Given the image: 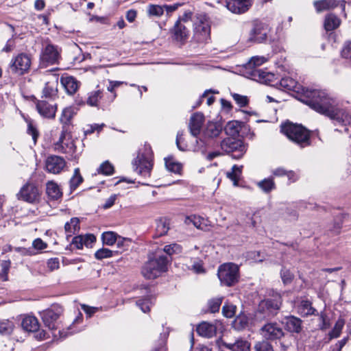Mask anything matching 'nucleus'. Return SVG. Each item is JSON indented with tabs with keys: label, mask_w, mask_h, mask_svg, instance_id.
<instances>
[{
	"label": "nucleus",
	"mask_w": 351,
	"mask_h": 351,
	"mask_svg": "<svg viewBox=\"0 0 351 351\" xmlns=\"http://www.w3.org/2000/svg\"><path fill=\"white\" fill-rule=\"evenodd\" d=\"M304 102L317 112L329 117L343 125H351V115L337 108L336 101L324 90H308L304 92Z\"/></svg>",
	"instance_id": "1"
},
{
	"label": "nucleus",
	"mask_w": 351,
	"mask_h": 351,
	"mask_svg": "<svg viewBox=\"0 0 351 351\" xmlns=\"http://www.w3.org/2000/svg\"><path fill=\"white\" fill-rule=\"evenodd\" d=\"M267 61L264 56H254L244 66L245 75L261 83H269L274 75L271 73L264 71L258 67Z\"/></svg>",
	"instance_id": "2"
},
{
	"label": "nucleus",
	"mask_w": 351,
	"mask_h": 351,
	"mask_svg": "<svg viewBox=\"0 0 351 351\" xmlns=\"http://www.w3.org/2000/svg\"><path fill=\"white\" fill-rule=\"evenodd\" d=\"M281 132L289 139L304 147L310 144V133L301 125L294 124L290 122L285 123L281 126Z\"/></svg>",
	"instance_id": "3"
},
{
	"label": "nucleus",
	"mask_w": 351,
	"mask_h": 351,
	"mask_svg": "<svg viewBox=\"0 0 351 351\" xmlns=\"http://www.w3.org/2000/svg\"><path fill=\"white\" fill-rule=\"evenodd\" d=\"M169 260L165 255H156L143 267L142 274L147 279H154L167 271Z\"/></svg>",
	"instance_id": "4"
},
{
	"label": "nucleus",
	"mask_w": 351,
	"mask_h": 351,
	"mask_svg": "<svg viewBox=\"0 0 351 351\" xmlns=\"http://www.w3.org/2000/svg\"><path fill=\"white\" fill-rule=\"evenodd\" d=\"M134 171L144 178L151 175L152 169V151L149 145H145L143 149L140 150L136 158L132 162Z\"/></svg>",
	"instance_id": "5"
},
{
	"label": "nucleus",
	"mask_w": 351,
	"mask_h": 351,
	"mask_svg": "<svg viewBox=\"0 0 351 351\" xmlns=\"http://www.w3.org/2000/svg\"><path fill=\"white\" fill-rule=\"evenodd\" d=\"M217 276L221 284L232 286L238 281L239 267L232 263H224L219 266Z\"/></svg>",
	"instance_id": "6"
},
{
	"label": "nucleus",
	"mask_w": 351,
	"mask_h": 351,
	"mask_svg": "<svg viewBox=\"0 0 351 351\" xmlns=\"http://www.w3.org/2000/svg\"><path fill=\"white\" fill-rule=\"evenodd\" d=\"M194 39L198 43H206L210 39V25L205 15L198 14L193 19Z\"/></svg>",
	"instance_id": "7"
},
{
	"label": "nucleus",
	"mask_w": 351,
	"mask_h": 351,
	"mask_svg": "<svg viewBox=\"0 0 351 351\" xmlns=\"http://www.w3.org/2000/svg\"><path fill=\"white\" fill-rule=\"evenodd\" d=\"M282 304L281 295L278 293L272 295L271 298L262 300L258 305V309L267 316H274L280 309Z\"/></svg>",
	"instance_id": "8"
},
{
	"label": "nucleus",
	"mask_w": 351,
	"mask_h": 351,
	"mask_svg": "<svg viewBox=\"0 0 351 351\" xmlns=\"http://www.w3.org/2000/svg\"><path fill=\"white\" fill-rule=\"evenodd\" d=\"M31 63L30 56L25 53H21L12 58L10 68L13 73L23 75L29 69Z\"/></svg>",
	"instance_id": "9"
},
{
	"label": "nucleus",
	"mask_w": 351,
	"mask_h": 351,
	"mask_svg": "<svg viewBox=\"0 0 351 351\" xmlns=\"http://www.w3.org/2000/svg\"><path fill=\"white\" fill-rule=\"evenodd\" d=\"M269 25L263 21L255 20L252 23V28L250 33L249 40L255 43H262L267 39L269 32Z\"/></svg>",
	"instance_id": "10"
},
{
	"label": "nucleus",
	"mask_w": 351,
	"mask_h": 351,
	"mask_svg": "<svg viewBox=\"0 0 351 351\" xmlns=\"http://www.w3.org/2000/svg\"><path fill=\"white\" fill-rule=\"evenodd\" d=\"M221 148L226 153H232V158L236 159L241 158L245 152V147L241 141L230 137L226 138L221 141Z\"/></svg>",
	"instance_id": "11"
},
{
	"label": "nucleus",
	"mask_w": 351,
	"mask_h": 351,
	"mask_svg": "<svg viewBox=\"0 0 351 351\" xmlns=\"http://www.w3.org/2000/svg\"><path fill=\"white\" fill-rule=\"evenodd\" d=\"M54 149L59 152L69 154H73L75 152L74 143L64 127H62L61 135L58 141L55 143Z\"/></svg>",
	"instance_id": "12"
},
{
	"label": "nucleus",
	"mask_w": 351,
	"mask_h": 351,
	"mask_svg": "<svg viewBox=\"0 0 351 351\" xmlns=\"http://www.w3.org/2000/svg\"><path fill=\"white\" fill-rule=\"evenodd\" d=\"M19 199L27 202L34 203L40 198V192L37 186L33 184L24 185L18 194Z\"/></svg>",
	"instance_id": "13"
},
{
	"label": "nucleus",
	"mask_w": 351,
	"mask_h": 351,
	"mask_svg": "<svg viewBox=\"0 0 351 351\" xmlns=\"http://www.w3.org/2000/svg\"><path fill=\"white\" fill-rule=\"evenodd\" d=\"M45 170L53 174L60 173L65 167L66 162L64 159L60 156L51 155L45 160Z\"/></svg>",
	"instance_id": "14"
},
{
	"label": "nucleus",
	"mask_w": 351,
	"mask_h": 351,
	"mask_svg": "<svg viewBox=\"0 0 351 351\" xmlns=\"http://www.w3.org/2000/svg\"><path fill=\"white\" fill-rule=\"evenodd\" d=\"M261 335L267 339H278L284 336L282 328L276 322L265 324L261 329Z\"/></svg>",
	"instance_id": "15"
},
{
	"label": "nucleus",
	"mask_w": 351,
	"mask_h": 351,
	"mask_svg": "<svg viewBox=\"0 0 351 351\" xmlns=\"http://www.w3.org/2000/svg\"><path fill=\"white\" fill-rule=\"evenodd\" d=\"M61 313L62 309L59 306H54L53 308L47 309L42 313L43 322L50 330L56 328V322L59 318Z\"/></svg>",
	"instance_id": "16"
},
{
	"label": "nucleus",
	"mask_w": 351,
	"mask_h": 351,
	"mask_svg": "<svg viewBox=\"0 0 351 351\" xmlns=\"http://www.w3.org/2000/svg\"><path fill=\"white\" fill-rule=\"evenodd\" d=\"M59 52L57 48L51 44H48L43 49L40 60L43 64H53L58 62Z\"/></svg>",
	"instance_id": "17"
},
{
	"label": "nucleus",
	"mask_w": 351,
	"mask_h": 351,
	"mask_svg": "<svg viewBox=\"0 0 351 351\" xmlns=\"http://www.w3.org/2000/svg\"><path fill=\"white\" fill-rule=\"evenodd\" d=\"M58 77L56 75H49L43 90V97L49 99L54 98L58 93Z\"/></svg>",
	"instance_id": "18"
},
{
	"label": "nucleus",
	"mask_w": 351,
	"mask_h": 351,
	"mask_svg": "<svg viewBox=\"0 0 351 351\" xmlns=\"http://www.w3.org/2000/svg\"><path fill=\"white\" fill-rule=\"evenodd\" d=\"M220 325V323L218 322H215V323L202 322L197 326L196 330L200 336L211 338L216 335L217 330Z\"/></svg>",
	"instance_id": "19"
},
{
	"label": "nucleus",
	"mask_w": 351,
	"mask_h": 351,
	"mask_svg": "<svg viewBox=\"0 0 351 351\" xmlns=\"http://www.w3.org/2000/svg\"><path fill=\"white\" fill-rule=\"evenodd\" d=\"M227 8L235 14L246 12L252 5L251 0H226Z\"/></svg>",
	"instance_id": "20"
},
{
	"label": "nucleus",
	"mask_w": 351,
	"mask_h": 351,
	"mask_svg": "<svg viewBox=\"0 0 351 351\" xmlns=\"http://www.w3.org/2000/svg\"><path fill=\"white\" fill-rule=\"evenodd\" d=\"M96 241V237L92 234L79 235L73 238L71 244L77 249H82L84 246L92 247L93 244Z\"/></svg>",
	"instance_id": "21"
},
{
	"label": "nucleus",
	"mask_w": 351,
	"mask_h": 351,
	"mask_svg": "<svg viewBox=\"0 0 351 351\" xmlns=\"http://www.w3.org/2000/svg\"><path fill=\"white\" fill-rule=\"evenodd\" d=\"M204 121V117L200 112H196L191 117L189 127L193 136H196L200 133Z\"/></svg>",
	"instance_id": "22"
},
{
	"label": "nucleus",
	"mask_w": 351,
	"mask_h": 351,
	"mask_svg": "<svg viewBox=\"0 0 351 351\" xmlns=\"http://www.w3.org/2000/svg\"><path fill=\"white\" fill-rule=\"evenodd\" d=\"M38 113L45 118H53L56 112V106L49 104L45 101H38L36 104Z\"/></svg>",
	"instance_id": "23"
},
{
	"label": "nucleus",
	"mask_w": 351,
	"mask_h": 351,
	"mask_svg": "<svg viewBox=\"0 0 351 351\" xmlns=\"http://www.w3.org/2000/svg\"><path fill=\"white\" fill-rule=\"evenodd\" d=\"M173 33L175 40L179 42H182L186 40L189 37V26H186L185 24L180 23V21H177L174 25Z\"/></svg>",
	"instance_id": "24"
},
{
	"label": "nucleus",
	"mask_w": 351,
	"mask_h": 351,
	"mask_svg": "<svg viewBox=\"0 0 351 351\" xmlns=\"http://www.w3.org/2000/svg\"><path fill=\"white\" fill-rule=\"evenodd\" d=\"M283 323L285 325V329L290 332L299 333L302 330V320L296 317H287Z\"/></svg>",
	"instance_id": "25"
},
{
	"label": "nucleus",
	"mask_w": 351,
	"mask_h": 351,
	"mask_svg": "<svg viewBox=\"0 0 351 351\" xmlns=\"http://www.w3.org/2000/svg\"><path fill=\"white\" fill-rule=\"evenodd\" d=\"M61 83L69 95L74 94L79 88L78 82L72 76L62 77Z\"/></svg>",
	"instance_id": "26"
},
{
	"label": "nucleus",
	"mask_w": 351,
	"mask_h": 351,
	"mask_svg": "<svg viewBox=\"0 0 351 351\" xmlns=\"http://www.w3.org/2000/svg\"><path fill=\"white\" fill-rule=\"evenodd\" d=\"M339 2L337 0H318L315 1L313 5L317 12H320L337 7Z\"/></svg>",
	"instance_id": "27"
},
{
	"label": "nucleus",
	"mask_w": 351,
	"mask_h": 351,
	"mask_svg": "<svg viewBox=\"0 0 351 351\" xmlns=\"http://www.w3.org/2000/svg\"><path fill=\"white\" fill-rule=\"evenodd\" d=\"M23 328L28 332H36L39 328L38 321L36 317L34 316L25 317L21 322Z\"/></svg>",
	"instance_id": "28"
},
{
	"label": "nucleus",
	"mask_w": 351,
	"mask_h": 351,
	"mask_svg": "<svg viewBox=\"0 0 351 351\" xmlns=\"http://www.w3.org/2000/svg\"><path fill=\"white\" fill-rule=\"evenodd\" d=\"M46 191L48 196L53 199H58L62 195L59 186L53 181H49L47 183Z\"/></svg>",
	"instance_id": "29"
},
{
	"label": "nucleus",
	"mask_w": 351,
	"mask_h": 351,
	"mask_svg": "<svg viewBox=\"0 0 351 351\" xmlns=\"http://www.w3.org/2000/svg\"><path fill=\"white\" fill-rule=\"evenodd\" d=\"M222 344L232 351H250V344L247 341L238 340L234 343H222Z\"/></svg>",
	"instance_id": "30"
},
{
	"label": "nucleus",
	"mask_w": 351,
	"mask_h": 351,
	"mask_svg": "<svg viewBox=\"0 0 351 351\" xmlns=\"http://www.w3.org/2000/svg\"><path fill=\"white\" fill-rule=\"evenodd\" d=\"M222 130L221 126L215 123H209L204 131L205 138H213L218 136Z\"/></svg>",
	"instance_id": "31"
},
{
	"label": "nucleus",
	"mask_w": 351,
	"mask_h": 351,
	"mask_svg": "<svg viewBox=\"0 0 351 351\" xmlns=\"http://www.w3.org/2000/svg\"><path fill=\"white\" fill-rule=\"evenodd\" d=\"M80 230V220L77 217H73L70 221H68L64 225V230L66 233L67 239L71 237L76 232Z\"/></svg>",
	"instance_id": "32"
},
{
	"label": "nucleus",
	"mask_w": 351,
	"mask_h": 351,
	"mask_svg": "<svg viewBox=\"0 0 351 351\" xmlns=\"http://www.w3.org/2000/svg\"><path fill=\"white\" fill-rule=\"evenodd\" d=\"M341 23V20L333 14H329L324 21V28L326 31H332L337 28Z\"/></svg>",
	"instance_id": "33"
},
{
	"label": "nucleus",
	"mask_w": 351,
	"mask_h": 351,
	"mask_svg": "<svg viewBox=\"0 0 351 351\" xmlns=\"http://www.w3.org/2000/svg\"><path fill=\"white\" fill-rule=\"evenodd\" d=\"M146 12L149 18H160L164 14V6L156 4H149L147 6Z\"/></svg>",
	"instance_id": "34"
},
{
	"label": "nucleus",
	"mask_w": 351,
	"mask_h": 351,
	"mask_svg": "<svg viewBox=\"0 0 351 351\" xmlns=\"http://www.w3.org/2000/svg\"><path fill=\"white\" fill-rule=\"evenodd\" d=\"M298 312L302 316H308L313 315L315 309L312 306L309 301L302 300L298 307Z\"/></svg>",
	"instance_id": "35"
},
{
	"label": "nucleus",
	"mask_w": 351,
	"mask_h": 351,
	"mask_svg": "<svg viewBox=\"0 0 351 351\" xmlns=\"http://www.w3.org/2000/svg\"><path fill=\"white\" fill-rule=\"evenodd\" d=\"M83 180L84 179L80 174V169L75 168L73 175L69 181L71 191H75L82 183Z\"/></svg>",
	"instance_id": "36"
},
{
	"label": "nucleus",
	"mask_w": 351,
	"mask_h": 351,
	"mask_svg": "<svg viewBox=\"0 0 351 351\" xmlns=\"http://www.w3.org/2000/svg\"><path fill=\"white\" fill-rule=\"evenodd\" d=\"M257 186L265 193H268L276 188V184L272 178H265L257 183Z\"/></svg>",
	"instance_id": "37"
},
{
	"label": "nucleus",
	"mask_w": 351,
	"mask_h": 351,
	"mask_svg": "<svg viewBox=\"0 0 351 351\" xmlns=\"http://www.w3.org/2000/svg\"><path fill=\"white\" fill-rule=\"evenodd\" d=\"M240 128V123L237 121H232L226 124L224 130L228 135L234 136L239 134Z\"/></svg>",
	"instance_id": "38"
},
{
	"label": "nucleus",
	"mask_w": 351,
	"mask_h": 351,
	"mask_svg": "<svg viewBox=\"0 0 351 351\" xmlns=\"http://www.w3.org/2000/svg\"><path fill=\"white\" fill-rule=\"evenodd\" d=\"M345 325V321L344 319L339 318L336 322L334 328L332 330L329 332L328 336L329 339H332L334 338H337L340 336L341 330Z\"/></svg>",
	"instance_id": "39"
},
{
	"label": "nucleus",
	"mask_w": 351,
	"mask_h": 351,
	"mask_svg": "<svg viewBox=\"0 0 351 351\" xmlns=\"http://www.w3.org/2000/svg\"><path fill=\"white\" fill-rule=\"evenodd\" d=\"M169 230V223L167 219H160L156 221V230L158 236H162Z\"/></svg>",
	"instance_id": "40"
},
{
	"label": "nucleus",
	"mask_w": 351,
	"mask_h": 351,
	"mask_svg": "<svg viewBox=\"0 0 351 351\" xmlns=\"http://www.w3.org/2000/svg\"><path fill=\"white\" fill-rule=\"evenodd\" d=\"M165 166L169 171L176 174H181L182 166L180 163L168 158L165 159Z\"/></svg>",
	"instance_id": "41"
},
{
	"label": "nucleus",
	"mask_w": 351,
	"mask_h": 351,
	"mask_svg": "<svg viewBox=\"0 0 351 351\" xmlns=\"http://www.w3.org/2000/svg\"><path fill=\"white\" fill-rule=\"evenodd\" d=\"M74 111L72 108H66L62 110L60 121L63 124V127L66 128V125L70 123Z\"/></svg>",
	"instance_id": "42"
},
{
	"label": "nucleus",
	"mask_w": 351,
	"mask_h": 351,
	"mask_svg": "<svg viewBox=\"0 0 351 351\" xmlns=\"http://www.w3.org/2000/svg\"><path fill=\"white\" fill-rule=\"evenodd\" d=\"M97 173L105 176L112 175L114 173V167L108 160H106L100 165L97 169Z\"/></svg>",
	"instance_id": "43"
},
{
	"label": "nucleus",
	"mask_w": 351,
	"mask_h": 351,
	"mask_svg": "<svg viewBox=\"0 0 351 351\" xmlns=\"http://www.w3.org/2000/svg\"><path fill=\"white\" fill-rule=\"evenodd\" d=\"M117 235L113 232H106L101 235L103 243L107 245H112L117 241Z\"/></svg>",
	"instance_id": "44"
},
{
	"label": "nucleus",
	"mask_w": 351,
	"mask_h": 351,
	"mask_svg": "<svg viewBox=\"0 0 351 351\" xmlns=\"http://www.w3.org/2000/svg\"><path fill=\"white\" fill-rule=\"evenodd\" d=\"M243 166L234 165L232 167L231 172L227 173V176L234 181V184H237L239 177L241 174Z\"/></svg>",
	"instance_id": "45"
},
{
	"label": "nucleus",
	"mask_w": 351,
	"mask_h": 351,
	"mask_svg": "<svg viewBox=\"0 0 351 351\" xmlns=\"http://www.w3.org/2000/svg\"><path fill=\"white\" fill-rule=\"evenodd\" d=\"M152 304V299L149 297L139 299L136 301V305L141 308V310L143 313L149 312Z\"/></svg>",
	"instance_id": "46"
},
{
	"label": "nucleus",
	"mask_w": 351,
	"mask_h": 351,
	"mask_svg": "<svg viewBox=\"0 0 351 351\" xmlns=\"http://www.w3.org/2000/svg\"><path fill=\"white\" fill-rule=\"evenodd\" d=\"M101 92L100 90H95L89 93L86 103L90 106H97L99 99L101 98Z\"/></svg>",
	"instance_id": "47"
},
{
	"label": "nucleus",
	"mask_w": 351,
	"mask_h": 351,
	"mask_svg": "<svg viewBox=\"0 0 351 351\" xmlns=\"http://www.w3.org/2000/svg\"><path fill=\"white\" fill-rule=\"evenodd\" d=\"M14 328V324L9 320H4L0 322V333L1 335H10Z\"/></svg>",
	"instance_id": "48"
},
{
	"label": "nucleus",
	"mask_w": 351,
	"mask_h": 351,
	"mask_svg": "<svg viewBox=\"0 0 351 351\" xmlns=\"http://www.w3.org/2000/svg\"><path fill=\"white\" fill-rule=\"evenodd\" d=\"M280 86L287 90H293L296 85V82L291 77H283L279 82Z\"/></svg>",
	"instance_id": "49"
},
{
	"label": "nucleus",
	"mask_w": 351,
	"mask_h": 351,
	"mask_svg": "<svg viewBox=\"0 0 351 351\" xmlns=\"http://www.w3.org/2000/svg\"><path fill=\"white\" fill-rule=\"evenodd\" d=\"M204 219L203 218L195 215L187 217L185 221L186 223L189 224L190 223H192L194 225V226H195L197 228L202 230L204 229Z\"/></svg>",
	"instance_id": "50"
},
{
	"label": "nucleus",
	"mask_w": 351,
	"mask_h": 351,
	"mask_svg": "<svg viewBox=\"0 0 351 351\" xmlns=\"http://www.w3.org/2000/svg\"><path fill=\"white\" fill-rule=\"evenodd\" d=\"M163 251L171 256L174 254H180L182 252V247L177 243L167 245L164 247Z\"/></svg>",
	"instance_id": "51"
},
{
	"label": "nucleus",
	"mask_w": 351,
	"mask_h": 351,
	"mask_svg": "<svg viewBox=\"0 0 351 351\" xmlns=\"http://www.w3.org/2000/svg\"><path fill=\"white\" fill-rule=\"evenodd\" d=\"M112 254L113 252L112 250L108 248H101L95 252V257L98 260H102L104 258L112 257Z\"/></svg>",
	"instance_id": "52"
},
{
	"label": "nucleus",
	"mask_w": 351,
	"mask_h": 351,
	"mask_svg": "<svg viewBox=\"0 0 351 351\" xmlns=\"http://www.w3.org/2000/svg\"><path fill=\"white\" fill-rule=\"evenodd\" d=\"M222 302L221 298H213L208 302V308L211 313L219 311Z\"/></svg>",
	"instance_id": "53"
},
{
	"label": "nucleus",
	"mask_w": 351,
	"mask_h": 351,
	"mask_svg": "<svg viewBox=\"0 0 351 351\" xmlns=\"http://www.w3.org/2000/svg\"><path fill=\"white\" fill-rule=\"evenodd\" d=\"M280 276L285 285L291 283L293 279V274L285 267L281 269Z\"/></svg>",
	"instance_id": "54"
},
{
	"label": "nucleus",
	"mask_w": 351,
	"mask_h": 351,
	"mask_svg": "<svg viewBox=\"0 0 351 351\" xmlns=\"http://www.w3.org/2000/svg\"><path fill=\"white\" fill-rule=\"evenodd\" d=\"M254 349L256 351H274L271 345L266 341L257 342L254 346Z\"/></svg>",
	"instance_id": "55"
},
{
	"label": "nucleus",
	"mask_w": 351,
	"mask_h": 351,
	"mask_svg": "<svg viewBox=\"0 0 351 351\" xmlns=\"http://www.w3.org/2000/svg\"><path fill=\"white\" fill-rule=\"evenodd\" d=\"M319 319L321 321V323L319 324V328L321 330H326L330 326L329 318L328 317L325 313L322 312L320 313Z\"/></svg>",
	"instance_id": "56"
},
{
	"label": "nucleus",
	"mask_w": 351,
	"mask_h": 351,
	"mask_svg": "<svg viewBox=\"0 0 351 351\" xmlns=\"http://www.w3.org/2000/svg\"><path fill=\"white\" fill-rule=\"evenodd\" d=\"M236 306L234 305L226 304L222 308V312L225 317H232L235 313Z\"/></svg>",
	"instance_id": "57"
},
{
	"label": "nucleus",
	"mask_w": 351,
	"mask_h": 351,
	"mask_svg": "<svg viewBox=\"0 0 351 351\" xmlns=\"http://www.w3.org/2000/svg\"><path fill=\"white\" fill-rule=\"evenodd\" d=\"M192 12L191 11H186L182 16H180L178 21H180V23L185 24L186 26L190 27L191 22L192 21Z\"/></svg>",
	"instance_id": "58"
},
{
	"label": "nucleus",
	"mask_w": 351,
	"mask_h": 351,
	"mask_svg": "<svg viewBox=\"0 0 351 351\" xmlns=\"http://www.w3.org/2000/svg\"><path fill=\"white\" fill-rule=\"evenodd\" d=\"M232 97L234 99V101L237 102L238 105H239L241 107L245 106L248 103V99L247 97L241 95L237 93H234L232 95Z\"/></svg>",
	"instance_id": "59"
},
{
	"label": "nucleus",
	"mask_w": 351,
	"mask_h": 351,
	"mask_svg": "<svg viewBox=\"0 0 351 351\" xmlns=\"http://www.w3.org/2000/svg\"><path fill=\"white\" fill-rule=\"evenodd\" d=\"M341 56L346 59H349L351 62V42L346 43L342 50Z\"/></svg>",
	"instance_id": "60"
},
{
	"label": "nucleus",
	"mask_w": 351,
	"mask_h": 351,
	"mask_svg": "<svg viewBox=\"0 0 351 351\" xmlns=\"http://www.w3.org/2000/svg\"><path fill=\"white\" fill-rule=\"evenodd\" d=\"M27 133L32 136L34 143L35 144L38 137V132L31 123H28Z\"/></svg>",
	"instance_id": "61"
},
{
	"label": "nucleus",
	"mask_w": 351,
	"mask_h": 351,
	"mask_svg": "<svg viewBox=\"0 0 351 351\" xmlns=\"http://www.w3.org/2000/svg\"><path fill=\"white\" fill-rule=\"evenodd\" d=\"M192 269L196 274H202L204 272V269L202 263L200 261H195L192 265Z\"/></svg>",
	"instance_id": "62"
},
{
	"label": "nucleus",
	"mask_w": 351,
	"mask_h": 351,
	"mask_svg": "<svg viewBox=\"0 0 351 351\" xmlns=\"http://www.w3.org/2000/svg\"><path fill=\"white\" fill-rule=\"evenodd\" d=\"M47 267L51 270L57 269L59 267V260L57 258H50L47 261Z\"/></svg>",
	"instance_id": "63"
},
{
	"label": "nucleus",
	"mask_w": 351,
	"mask_h": 351,
	"mask_svg": "<svg viewBox=\"0 0 351 351\" xmlns=\"http://www.w3.org/2000/svg\"><path fill=\"white\" fill-rule=\"evenodd\" d=\"M33 247L36 250H44L47 247V244L41 239H36L33 241Z\"/></svg>",
	"instance_id": "64"
}]
</instances>
